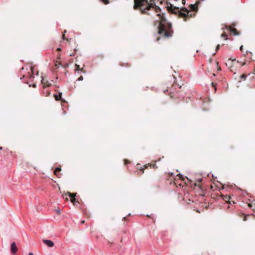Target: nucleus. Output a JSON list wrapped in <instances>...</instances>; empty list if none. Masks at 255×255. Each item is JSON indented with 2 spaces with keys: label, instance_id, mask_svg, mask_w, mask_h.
I'll list each match as a JSON object with an SVG mask.
<instances>
[{
  "label": "nucleus",
  "instance_id": "20e7f679",
  "mask_svg": "<svg viewBox=\"0 0 255 255\" xmlns=\"http://www.w3.org/2000/svg\"><path fill=\"white\" fill-rule=\"evenodd\" d=\"M10 250H11V253L13 254H15L16 253V252L17 251V246H16V244L14 242H13L12 243H11V246H10Z\"/></svg>",
  "mask_w": 255,
  "mask_h": 255
},
{
  "label": "nucleus",
  "instance_id": "c756f323",
  "mask_svg": "<svg viewBox=\"0 0 255 255\" xmlns=\"http://www.w3.org/2000/svg\"><path fill=\"white\" fill-rule=\"evenodd\" d=\"M33 87H36V84H34L33 85Z\"/></svg>",
  "mask_w": 255,
  "mask_h": 255
},
{
  "label": "nucleus",
  "instance_id": "bb28decb",
  "mask_svg": "<svg viewBox=\"0 0 255 255\" xmlns=\"http://www.w3.org/2000/svg\"><path fill=\"white\" fill-rule=\"evenodd\" d=\"M62 38H63V39H65V35L64 34L62 35Z\"/></svg>",
  "mask_w": 255,
  "mask_h": 255
},
{
  "label": "nucleus",
  "instance_id": "f8f14e48",
  "mask_svg": "<svg viewBox=\"0 0 255 255\" xmlns=\"http://www.w3.org/2000/svg\"><path fill=\"white\" fill-rule=\"evenodd\" d=\"M231 197L228 195H226L224 197V200L226 201H228L230 199Z\"/></svg>",
  "mask_w": 255,
  "mask_h": 255
},
{
  "label": "nucleus",
  "instance_id": "473e14b6",
  "mask_svg": "<svg viewBox=\"0 0 255 255\" xmlns=\"http://www.w3.org/2000/svg\"><path fill=\"white\" fill-rule=\"evenodd\" d=\"M147 167V165H145V168H146Z\"/></svg>",
  "mask_w": 255,
  "mask_h": 255
},
{
  "label": "nucleus",
  "instance_id": "c85d7f7f",
  "mask_svg": "<svg viewBox=\"0 0 255 255\" xmlns=\"http://www.w3.org/2000/svg\"><path fill=\"white\" fill-rule=\"evenodd\" d=\"M155 166H156L155 164H153V168H155Z\"/></svg>",
  "mask_w": 255,
  "mask_h": 255
},
{
  "label": "nucleus",
  "instance_id": "1a4fd4ad",
  "mask_svg": "<svg viewBox=\"0 0 255 255\" xmlns=\"http://www.w3.org/2000/svg\"><path fill=\"white\" fill-rule=\"evenodd\" d=\"M61 170V168L60 167H57L56 168V169H55L54 170V173L59 178L60 177V176H61V173H58L57 172H59V171H60Z\"/></svg>",
  "mask_w": 255,
  "mask_h": 255
},
{
  "label": "nucleus",
  "instance_id": "dca6fc26",
  "mask_svg": "<svg viewBox=\"0 0 255 255\" xmlns=\"http://www.w3.org/2000/svg\"><path fill=\"white\" fill-rule=\"evenodd\" d=\"M178 175L181 177L182 178V180H184V178L183 177V175H182L181 174H178Z\"/></svg>",
  "mask_w": 255,
  "mask_h": 255
},
{
  "label": "nucleus",
  "instance_id": "f3484780",
  "mask_svg": "<svg viewBox=\"0 0 255 255\" xmlns=\"http://www.w3.org/2000/svg\"><path fill=\"white\" fill-rule=\"evenodd\" d=\"M54 96H55V100H56V101H58V100H59V98H58V95H54Z\"/></svg>",
  "mask_w": 255,
  "mask_h": 255
},
{
  "label": "nucleus",
  "instance_id": "7ed1b4c3",
  "mask_svg": "<svg viewBox=\"0 0 255 255\" xmlns=\"http://www.w3.org/2000/svg\"><path fill=\"white\" fill-rule=\"evenodd\" d=\"M172 11L173 13L182 17H187L189 12V11L187 8H182L180 9L178 7H174V8L172 9Z\"/></svg>",
  "mask_w": 255,
  "mask_h": 255
},
{
  "label": "nucleus",
  "instance_id": "393cba45",
  "mask_svg": "<svg viewBox=\"0 0 255 255\" xmlns=\"http://www.w3.org/2000/svg\"><path fill=\"white\" fill-rule=\"evenodd\" d=\"M247 220V217L245 216L244 219V221H246Z\"/></svg>",
  "mask_w": 255,
  "mask_h": 255
},
{
  "label": "nucleus",
  "instance_id": "7c9ffc66",
  "mask_svg": "<svg viewBox=\"0 0 255 255\" xmlns=\"http://www.w3.org/2000/svg\"><path fill=\"white\" fill-rule=\"evenodd\" d=\"M126 219V217H124L123 218V219H124V220H125Z\"/></svg>",
  "mask_w": 255,
  "mask_h": 255
},
{
  "label": "nucleus",
  "instance_id": "9d476101",
  "mask_svg": "<svg viewBox=\"0 0 255 255\" xmlns=\"http://www.w3.org/2000/svg\"><path fill=\"white\" fill-rule=\"evenodd\" d=\"M139 168H140L139 169V170L138 171H137V174H142V173H143V168L142 167H141L139 166L138 164H137L136 168L138 169Z\"/></svg>",
  "mask_w": 255,
  "mask_h": 255
},
{
  "label": "nucleus",
  "instance_id": "5701e85b",
  "mask_svg": "<svg viewBox=\"0 0 255 255\" xmlns=\"http://www.w3.org/2000/svg\"><path fill=\"white\" fill-rule=\"evenodd\" d=\"M182 2L183 4H185V0H182Z\"/></svg>",
  "mask_w": 255,
  "mask_h": 255
},
{
  "label": "nucleus",
  "instance_id": "412c9836",
  "mask_svg": "<svg viewBox=\"0 0 255 255\" xmlns=\"http://www.w3.org/2000/svg\"><path fill=\"white\" fill-rule=\"evenodd\" d=\"M191 6H192L191 8H192L193 10H195V6H194V5H191Z\"/></svg>",
  "mask_w": 255,
  "mask_h": 255
},
{
  "label": "nucleus",
  "instance_id": "2eb2a0df",
  "mask_svg": "<svg viewBox=\"0 0 255 255\" xmlns=\"http://www.w3.org/2000/svg\"><path fill=\"white\" fill-rule=\"evenodd\" d=\"M221 36H222V37L225 38L226 37H227V35L226 33H223V34H222Z\"/></svg>",
  "mask_w": 255,
  "mask_h": 255
},
{
  "label": "nucleus",
  "instance_id": "cd10ccee",
  "mask_svg": "<svg viewBox=\"0 0 255 255\" xmlns=\"http://www.w3.org/2000/svg\"><path fill=\"white\" fill-rule=\"evenodd\" d=\"M75 66L77 67V68H79V65H78L77 64H76Z\"/></svg>",
  "mask_w": 255,
  "mask_h": 255
},
{
  "label": "nucleus",
  "instance_id": "72a5a7b5",
  "mask_svg": "<svg viewBox=\"0 0 255 255\" xmlns=\"http://www.w3.org/2000/svg\"><path fill=\"white\" fill-rule=\"evenodd\" d=\"M102 1H104V0H101Z\"/></svg>",
  "mask_w": 255,
  "mask_h": 255
},
{
  "label": "nucleus",
  "instance_id": "4468645a",
  "mask_svg": "<svg viewBox=\"0 0 255 255\" xmlns=\"http://www.w3.org/2000/svg\"><path fill=\"white\" fill-rule=\"evenodd\" d=\"M83 80V76H80V77L78 78V81H82Z\"/></svg>",
  "mask_w": 255,
  "mask_h": 255
},
{
  "label": "nucleus",
  "instance_id": "9b49d317",
  "mask_svg": "<svg viewBox=\"0 0 255 255\" xmlns=\"http://www.w3.org/2000/svg\"><path fill=\"white\" fill-rule=\"evenodd\" d=\"M30 70L32 73V74L29 75V78H30V79H32L34 78V76H33V75L34 74V68L31 67Z\"/></svg>",
  "mask_w": 255,
  "mask_h": 255
},
{
  "label": "nucleus",
  "instance_id": "ddd939ff",
  "mask_svg": "<svg viewBox=\"0 0 255 255\" xmlns=\"http://www.w3.org/2000/svg\"><path fill=\"white\" fill-rule=\"evenodd\" d=\"M247 78V75L246 74H243L241 76V78L245 80Z\"/></svg>",
  "mask_w": 255,
  "mask_h": 255
},
{
  "label": "nucleus",
  "instance_id": "423d86ee",
  "mask_svg": "<svg viewBox=\"0 0 255 255\" xmlns=\"http://www.w3.org/2000/svg\"><path fill=\"white\" fill-rule=\"evenodd\" d=\"M68 194L69 197L71 199V201L74 204H75L76 200V198H75L76 193L74 194V193H71L68 192Z\"/></svg>",
  "mask_w": 255,
  "mask_h": 255
},
{
  "label": "nucleus",
  "instance_id": "6ab92c4d",
  "mask_svg": "<svg viewBox=\"0 0 255 255\" xmlns=\"http://www.w3.org/2000/svg\"><path fill=\"white\" fill-rule=\"evenodd\" d=\"M219 48H220V45H218L217 46L216 49V51H217V50H218L219 49Z\"/></svg>",
  "mask_w": 255,
  "mask_h": 255
},
{
  "label": "nucleus",
  "instance_id": "2f4dec72",
  "mask_svg": "<svg viewBox=\"0 0 255 255\" xmlns=\"http://www.w3.org/2000/svg\"><path fill=\"white\" fill-rule=\"evenodd\" d=\"M245 64H246L245 63H244L242 65L244 66L245 65Z\"/></svg>",
  "mask_w": 255,
  "mask_h": 255
},
{
  "label": "nucleus",
  "instance_id": "39448f33",
  "mask_svg": "<svg viewBox=\"0 0 255 255\" xmlns=\"http://www.w3.org/2000/svg\"><path fill=\"white\" fill-rule=\"evenodd\" d=\"M226 29L229 30L231 33H233L234 35H238V33L237 32V29L230 26H226Z\"/></svg>",
  "mask_w": 255,
  "mask_h": 255
},
{
  "label": "nucleus",
  "instance_id": "f257e3e1",
  "mask_svg": "<svg viewBox=\"0 0 255 255\" xmlns=\"http://www.w3.org/2000/svg\"><path fill=\"white\" fill-rule=\"evenodd\" d=\"M157 15L159 17L157 20L159 21L158 33L165 37H171L172 34L166 31V29H170L171 28V24L166 21L163 14L158 13Z\"/></svg>",
  "mask_w": 255,
  "mask_h": 255
},
{
  "label": "nucleus",
  "instance_id": "4be33fe9",
  "mask_svg": "<svg viewBox=\"0 0 255 255\" xmlns=\"http://www.w3.org/2000/svg\"><path fill=\"white\" fill-rule=\"evenodd\" d=\"M243 46L242 45L241 47H240V50L243 51Z\"/></svg>",
  "mask_w": 255,
  "mask_h": 255
},
{
  "label": "nucleus",
  "instance_id": "aec40b11",
  "mask_svg": "<svg viewBox=\"0 0 255 255\" xmlns=\"http://www.w3.org/2000/svg\"><path fill=\"white\" fill-rule=\"evenodd\" d=\"M229 60H232V61H233L236 60V58H230V59H229Z\"/></svg>",
  "mask_w": 255,
  "mask_h": 255
},
{
  "label": "nucleus",
  "instance_id": "6e6552de",
  "mask_svg": "<svg viewBox=\"0 0 255 255\" xmlns=\"http://www.w3.org/2000/svg\"><path fill=\"white\" fill-rule=\"evenodd\" d=\"M41 82L44 88L46 87H48L51 85V83H49L48 81H45L44 79H42Z\"/></svg>",
  "mask_w": 255,
  "mask_h": 255
},
{
  "label": "nucleus",
  "instance_id": "f03ea898",
  "mask_svg": "<svg viewBox=\"0 0 255 255\" xmlns=\"http://www.w3.org/2000/svg\"><path fill=\"white\" fill-rule=\"evenodd\" d=\"M152 3H148V0H134V5L133 8L135 9L139 8L142 13H146V10H149L151 8L155 9L156 12L157 9L160 10L159 7H153Z\"/></svg>",
  "mask_w": 255,
  "mask_h": 255
},
{
  "label": "nucleus",
  "instance_id": "a878e982",
  "mask_svg": "<svg viewBox=\"0 0 255 255\" xmlns=\"http://www.w3.org/2000/svg\"><path fill=\"white\" fill-rule=\"evenodd\" d=\"M59 96L61 97V96H62V93H59Z\"/></svg>",
  "mask_w": 255,
  "mask_h": 255
},
{
  "label": "nucleus",
  "instance_id": "0eeeda50",
  "mask_svg": "<svg viewBox=\"0 0 255 255\" xmlns=\"http://www.w3.org/2000/svg\"><path fill=\"white\" fill-rule=\"evenodd\" d=\"M43 243L48 247H52L54 246V243L51 240H44Z\"/></svg>",
  "mask_w": 255,
  "mask_h": 255
},
{
  "label": "nucleus",
  "instance_id": "a211bd4d",
  "mask_svg": "<svg viewBox=\"0 0 255 255\" xmlns=\"http://www.w3.org/2000/svg\"><path fill=\"white\" fill-rule=\"evenodd\" d=\"M56 212L58 214H60V210L59 209H57Z\"/></svg>",
  "mask_w": 255,
  "mask_h": 255
},
{
  "label": "nucleus",
  "instance_id": "b1692460",
  "mask_svg": "<svg viewBox=\"0 0 255 255\" xmlns=\"http://www.w3.org/2000/svg\"><path fill=\"white\" fill-rule=\"evenodd\" d=\"M28 255H34L33 254L32 252H30L28 253Z\"/></svg>",
  "mask_w": 255,
  "mask_h": 255
}]
</instances>
